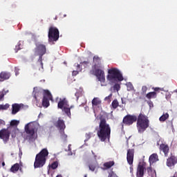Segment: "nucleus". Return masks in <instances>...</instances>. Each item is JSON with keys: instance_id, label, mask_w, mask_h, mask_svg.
I'll return each mask as SVG.
<instances>
[{"instance_id": "nucleus-50", "label": "nucleus", "mask_w": 177, "mask_h": 177, "mask_svg": "<svg viewBox=\"0 0 177 177\" xmlns=\"http://www.w3.org/2000/svg\"><path fill=\"white\" fill-rule=\"evenodd\" d=\"M122 103L124 104V100H122Z\"/></svg>"}, {"instance_id": "nucleus-38", "label": "nucleus", "mask_w": 177, "mask_h": 177, "mask_svg": "<svg viewBox=\"0 0 177 177\" xmlns=\"http://www.w3.org/2000/svg\"><path fill=\"white\" fill-rule=\"evenodd\" d=\"M89 63H90L89 59H87V61H84L82 62H80V64H84L85 66H88Z\"/></svg>"}, {"instance_id": "nucleus-15", "label": "nucleus", "mask_w": 177, "mask_h": 177, "mask_svg": "<svg viewBox=\"0 0 177 177\" xmlns=\"http://www.w3.org/2000/svg\"><path fill=\"white\" fill-rule=\"evenodd\" d=\"M159 149L160 151H162L165 154V157H168V154L169 153V146L167 144H160Z\"/></svg>"}, {"instance_id": "nucleus-35", "label": "nucleus", "mask_w": 177, "mask_h": 177, "mask_svg": "<svg viewBox=\"0 0 177 177\" xmlns=\"http://www.w3.org/2000/svg\"><path fill=\"white\" fill-rule=\"evenodd\" d=\"M152 89H153L155 92H160V91H164V88H161L160 87H155V88L153 87L152 88Z\"/></svg>"}, {"instance_id": "nucleus-21", "label": "nucleus", "mask_w": 177, "mask_h": 177, "mask_svg": "<svg viewBox=\"0 0 177 177\" xmlns=\"http://www.w3.org/2000/svg\"><path fill=\"white\" fill-rule=\"evenodd\" d=\"M19 169H20V165L19 163H15L11 167L10 171L13 174H16Z\"/></svg>"}, {"instance_id": "nucleus-47", "label": "nucleus", "mask_w": 177, "mask_h": 177, "mask_svg": "<svg viewBox=\"0 0 177 177\" xmlns=\"http://www.w3.org/2000/svg\"><path fill=\"white\" fill-rule=\"evenodd\" d=\"M2 165H3V167H5V162H2Z\"/></svg>"}, {"instance_id": "nucleus-17", "label": "nucleus", "mask_w": 177, "mask_h": 177, "mask_svg": "<svg viewBox=\"0 0 177 177\" xmlns=\"http://www.w3.org/2000/svg\"><path fill=\"white\" fill-rule=\"evenodd\" d=\"M57 128H59V131H64L66 129V124H64V120L59 119L57 122Z\"/></svg>"}, {"instance_id": "nucleus-34", "label": "nucleus", "mask_w": 177, "mask_h": 177, "mask_svg": "<svg viewBox=\"0 0 177 177\" xmlns=\"http://www.w3.org/2000/svg\"><path fill=\"white\" fill-rule=\"evenodd\" d=\"M20 46H21V44H20V43H18V44L15 46L16 53H17L18 50H20V49H21V48Z\"/></svg>"}, {"instance_id": "nucleus-13", "label": "nucleus", "mask_w": 177, "mask_h": 177, "mask_svg": "<svg viewBox=\"0 0 177 177\" xmlns=\"http://www.w3.org/2000/svg\"><path fill=\"white\" fill-rule=\"evenodd\" d=\"M177 164V157L175 156H171L167 159L166 165L169 167H175Z\"/></svg>"}, {"instance_id": "nucleus-49", "label": "nucleus", "mask_w": 177, "mask_h": 177, "mask_svg": "<svg viewBox=\"0 0 177 177\" xmlns=\"http://www.w3.org/2000/svg\"><path fill=\"white\" fill-rule=\"evenodd\" d=\"M55 20H57V17H55Z\"/></svg>"}, {"instance_id": "nucleus-24", "label": "nucleus", "mask_w": 177, "mask_h": 177, "mask_svg": "<svg viewBox=\"0 0 177 177\" xmlns=\"http://www.w3.org/2000/svg\"><path fill=\"white\" fill-rule=\"evenodd\" d=\"M64 113H65L66 115L69 117V118H71V110L68 106H64L63 109H62Z\"/></svg>"}, {"instance_id": "nucleus-9", "label": "nucleus", "mask_w": 177, "mask_h": 177, "mask_svg": "<svg viewBox=\"0 0 177 177\" xmlns=\"http://www.w3.org/2000/svg\"><path fill=\"white\" fill-rule=\"evenodd\" d=\"M53 102V96H52V93L49 90H44L43 94V100H42V106L46 109L50 106V103L49 101Z\"/></svg>"}, {"instance_id": "nucleus-2", "label": "nucleus", "mask_w": 177, "mask_h": 177, "mask_svg": "<svg viewBox=\"0 0 177 177\" xmlns=\"http://www.w3.org/2000/svg\"><path fill=\"white\" fill-rule=\"evenodd\" d=\"M111 135V127L108 124L106 119H101L98 130L97 131V136L101 142H106L110 140Z\"/></svg>"}, {"instance_id": "nucleus-6", "label": "nucleus", "mask_w": 177, "mask_h": 177, "mask_svg": "<svg viewBox=\"0 0 177 177\" xmlns=\"http://www.w3.org/2000/svg\"><path fill=\"white\" fill-rule=\"evenodd\" d=\"M36 131L35 126L33 124H28L25 126V132L28 135L26 139L29 142H35V139H37V135H35Z\"/></svg>"}, {"instance_id": "nucleus-32", "label": "nucleus", "mask_w": 177, "mask_h": 177, "mask_svg": "<svg viewBox=\"0 0 177 177\" xmlns=\"http://www.w3.org/2000/svg\"><path fill=\"white\" fill-rule=\"evenodd\" d=\"M88 168H89L90 171H92L93 172L95 171V169H96V165H95L93 164H90L88 165Z\"/></svg>"}, {"instance_id": "nucleus-25", "label": "nucleus", "mask_w": 177, "mask_h": 177, "mask_svg": "<svg viewBox=\"0 0 177 177\" xmlns=\"http://www.w3.org/2000/svg\"><path fill=\"white\" fill-rule=\"evenodd\" d=\"M111 110H115L120 106V103L118 102V100H114L111 103Z\"/></svg>"}, {"instance_id": "nucleus-8", "label": "nucleus", "mask_w": 177, "mask_h": 177, "mask_svg": "<svg viewBox=\"0 0 177 177\" xmlns=\"http://www.w3.org/2000/svg\"><path fill=\"white\" fill-rule=\"evenodd\" d=\"M35 53L37 56H39V60H40V62H42V56H44V55L46 53V46L41 43L36 44Z\"/></svg>"}, {"instance_id": "nucleus-31", "label": "nucleus", "mask_w": 177, "mask_h": 177, "mask_svg": "<svg viewBox=\"0 0 177 177\" xmlns=\"http://www.w3.org/2000/svg\"><path fill=\"white\" fill-rule=\"evenodd\" d=\"M120 89H121V86L119 84H115L113 86V91H116L117 92H118Z\"/></svg>"}, {"instance_id": "nucleus-14", "label": "nucleus", "mask_w": 177, "mask_h": 177, "mask_svg": "<svg viewBox=\"0 0 177 177\" xmlns=\"http://www.w3.org/2000/svg\"><path fill=\"white\" fill-rule=\"evenodd\" d=\"M58 109L61 110L64 109V107H70V104H68V101L66 98H60L57 104Z\"/></svg>"}, {"instance_id": "nucleus-22", "label": "nucleus", "mask_w": 177, "mask_h": 177, "mask_svg": "<svg viewBox=\"0 0 177 177\" xmlns=\"http://www.w3.org/2000/svg\"><path fill=\"white\" fill-rule=\"evenodd\" d=\"M157 97V93L156 91L149 92L146 95L147 99H156Z\"/></svg>"}, {"instance_id": "nucleus-40", "label": "nucleus", "mask_w": 177, "mask_h": 177, "mask_svg": "<svg viewBox=\"0 0 177 177\" xmlns=\"http://www.w3.org/2000/svg\"><path fill=\"white\" fill-rule=\"evenodd\" d=\"M19 68L15 67V75H19Z\"/></svg>"}, {"instance_id": "nucleus-51", "label": "nucleus", "mask_w": 177, "mask_h": 177, "mask_svg": "<svg viewBox=\"0 0 177 177\" xmlns=\"http://www.w3.org/2000/svg\"><path fill=\"white\" fill-rule=\"evenodd\" d=\"M84 177H88V176L86 174H85Z\"/></svg>"}, {"instance_id": "nucleus-33", "label": "nucleus", "mask_w": 177, "mask_h": 177, "mask_svg": "<svg viewBox=\"0 0 177 177\" xmlns=\"http://www.w3.org/2000/svg\"><path fill=\"white\" fill-rule=\"evenodd\" d=\"M75 67H76V70L79 72L82 71V68L81 67V64H75Z\"/></svg>"}, {"instance_id": "nucleus-19", "label": "nucleus", "mask_w": 177, "mask_h": 177, "mask_svg": "<svg viewBox=\"0 0 177 177\" xmlns=\"http://www.w3.org/2000/svg\"><path fill=\"white\" fill-rule=\"evenodd\" d=\"M114 161H109V162H106L103 164V167L102 168L103 171H106V169H110L111 167H114Z\"/></svg>"}, {"instance_id": "nucleus-16", "label": "nucleus", "mask_w": 177, "mask_h": 177, "mask_svg": "<svg viewBox=\"0 0 177 177\" xmlns=\"http://www.w3.org/2000/svg\"><path fill=\"white\" fill-rule=\"evenodd\" d=\"M22 104H13L12 105V114L15 115V114H17V113H19V111H20V109L22 107Z\"/></svg>"}, {"instance_id": "nucleus-11", "label": "nucleus", "mask_w": 177, "mask_h": 177, "mask_svg": "<svg viewBox=\"0 0 177 177\" xmlns=\"http://www.w3.org/2000/svg\"><path fill=\"white\" fill-rule=\"evenodd\" d=\"M9 138H10V131L9 130L6 129L0 130V139H2L5 145L9 142Z\"/></svg>"}, {"instance_id": "nucleus-10", "label": "nucleus", "mask_w": 177, "mask_h": 177, "mask_svg": "<svg viewBox=\"0 0 177 177\" xmlns=\"http://www.w3.org/2000/svg\"><path fill=\"white\" fill-rule=\"evenodd\" d=\"M135 156V149H129L127 153V160L129 165H130V174L133 175V157Z\"/></svg>"}, {"instance_id": "nucleus-18", "label": "nucleus", "mask_w": 177, "mask_h": 177, "mask_svg": "<svg viewBox=\"0 0 177 177\" xmlns=\"http://www.w3.org/2000/svg\"><path fill=\"white\" fill-rule=\"evenodd\" d=\"M10 78V73L8 72H1L0 73V82H3L6 80Z\"/></svg>"}, {"instance_id": "nucleus-23", "label": "nucleus", "mask_w": 177, "mask_h": 177, "mask_svg": "<svg viewBox=\"0 0 177 177\" xmlns=\"http://www.w3.org/2000/svg\"><path fill=\"white\" fill-rule=\"evenodd\" d=\"M168 118H169V114L168 113H164L159 118V121L160 122H165V120H168Z\"/></svg>"}, {"instance_id": "nucleus-46", "label": "nucleus", "mask_w": 177, "mask_h": 177, "mask_svg": "<svg viewBox=\"0 0 177 177\" xmlns=\"http://www.w3.org/2000/svg\"><path fill=\"white\" fill-rule=\"evenodd\" d=\"M78 95H79L78 93H75V95L77 96V99H78Z\"/></svg>"}, {"instance_id": "nucleus-28", "label": "nucleus", "mask_w": 177, "mask_h": 177, "mask_svg": "<svg viewBox=\"0 0 177 177\" xmlns=\"http://www.w3.org/2000/svg\"><path fill=\"white\" fill-rule=\"evenodd\" d=\"M10 106L9 104H0V110H8Z\"/></svg>"}, {"instance_id": "nucleus-48", "label": "nucleus", "mask_w": 177, "mask_h": 177, "mask_svg": "<svg viewBox=\"0 0 177 177\" xmlns=\"http://www.w3.org/2000/svg\"><path fill=\"white\" fill-rule=\"evenodd\" d=\"M151 105H153V102H149V106H151Z\"/></svg>"}, {"instance_id": "nucleus-30", "label": "nucleus", "mask_w": 177, "mask_h": 177, "mask_svg": "<svg viewBox=\"0 0 177 177\" xmlns=\"http://www.w3.org/2000/svg\"><path fill=\"white\" fill-rule=\"evenodd\" d=\"M19 122L17 120H12L10 122V127H17V125H19Z\"/></svg>"}, {"instance_id": "nucleus-29", "label": "nucleus", "mask_w": 177, "mask_h": 177, "mask_svg": "<svg viewBox=\"0 0 177 177\" xmlns=\"http://www.w3.org/2000/svg\"><path fill=\"white\" fill-rule=\"evenodd\" d=\"M57 167H59V162L57 161L53 162L50 165L52 169H56Z\"/></svg>"}, {"instance_id": "nucleus-20", "label": "nucleus", "mask_w": 177, "mask_h": 177, "mask_svg": "<svg viewBox=\"0 0 177 177\" xmlns=\"http://www.w3.org/2000/svg\"><path fill=\"white\" fill-rule=\"evenodd\" d=\"M149 161L150 164H154L158 161V155L157 153H153L149 156Z\"/></svg>"}, {"instance_id": "nucleus-39", "label": "nucleus", "mask_w": 177, "mask_h": 177, "mask_svg": "<svg viewBox=\"0 0 177 177\" xmlns=\"http://www.w3.org/2000/svg\"><path fill=\"white\" fill-rule=\"evenodd\" d=\"M113 176H114V171H113V170H111V171L109 172L108 177H113Z\"/></svg>"}, {"instance_id": "nucleus-26", "label": "nucleus", "mask_w": 177, "mask_h": 177, "mask_svg": "<svg viewBox=\"0 0 177 177\" xmlns=\"http://www.w3.org/2000/svg\"><path fill=\"white\" fill-rule=\"evenodd\" d=\"M102 104V101H100V100H99V98H97V97H95L92 100L93 106H99V104Z\"/></svg>"}, {"instance_id": "nucleus-7", "label": "nucleus", "mask_w": 177, "mask_h": 177, "mask_svg": "<svg viewBox=\"0 0 177 177\" xmlns=\"http://www.w3.org/2000/svg\"><path fill=\"white\" fill-rule=\"evenodd\" d=\"M60 32L59 29L55 26H51L48 30V42H56L59 40Z\"/></svg>"}, {"instance_id": "nucleus-36", "label": "nucleus", "mask_w": 177, "mask_h": 177, "mask_svg": "<svg viewBox=\"0 0 177 177\" xmlns=\"http://www.w3.org/2000/svg\"><path fill=\"white\" fill-rule=\"evenodd\" d=\"M142 93H146V92H147V86H143L142 87Z\"/></svg>"}, {"instance_id": "nucleus-3", "label": "nucleus", "mask_w": 177, "mask_h": 177, "mask_svg": "<svg viewBox=\"0 0 177 177\" xmlns=\"http://www.w3.org/2000/svg\"><path fill=\"white\" fill-rule=\"evenodd\" d=\"M93 65L92 66V69L90 71V74L97 77L98 81L100 82H104L106 81L104 71L100 69L102 68V59L99 56L95 55L93 58Z\"/></svg>"}, {"instance_id": "nucleus-1", "label": "nucleus", "mask_w": 177, "mask_h": 177, "mask_svg": "<svg viewBox=\"0 0 177 177\" xmlns=\"http://www.w3.org/2000/svg\"><path fill=\"white\" fill-rule=\"evenodd\" d=\"M137 121V129L138 133H143L149 127H150V120H149V117L143 113H140L138 117L135 115H127L124 117L122 122V127H124V125H132L133 122Z\"/></svg>"}, {"instance_id": "nucleus-12", "label": "nucleus", "mask_w": 177, "mask_h": 177, "mask_svg": "<svg viewBox=\"0 0 177 177\" xmlns=\"http://www.w3.org/2000/svg\"><path fill=\"white\" fill-rule=\"evenodd\" d=\"M146 171V162H140L138 165L136 177L145 176V171Z\"/></svg>"}, {"instance_id": "nucleus-43", "label": "nucleus", "mask_w": 177, "mask_h": 177, "mask_svg": "<svg viewBox=\"0 0 177 177\" xmlns=\"http://www.w3.org/2000/svg\"><path fill=\"white\" fill-rule=\"evenodd\" d=\"M91 135H92V133H88L86 134L87 139H91Z\"/></svg>"}, {"instance_id": "nucleus-27", "label": "nucleus", "mask_w": 177, "mask_h": 177, "mask_svg": "<svg viewBox=\"0 0 177 177\" xmlns=\"http://www.w3.org/2000/svg\"><path fill=\"white\" fill-rule=\"evenodd\" d=\"M59 133H61V139L64 142H66L67 140V135L64 133V130L59 131Z\"/></svg>"}, {"instance_id": "nucleus-42", "label": "nucleus", "mask_w": 177, "mask_h": 177, "mask_svg": "<svg viewBox=\"0 0 177 177\" xmlns=\"http://www.w3.org/2000/svg\"><path fill=\"white\" fill-rule=\"evenodd\" d=\"M112 96H113V94H110L109 96L105 97V100H110Z\"/></svg>"}, {"instance_id": "nucleus-5", "label": "nucleus", "mask_w": 177, "mask_h": 177, "mask_svg": "<svg viewBox=\"0 0 177 177\" xmlns=\"http://www.w3.org/2000/svg\"><path fill=\"white\" fill-rule=\"evenodd\" d=\"M106 80L109 81V82H121V81H124V77H122V74L117 68H111L108 71V75L106 76Z\"/></svg>"}, {"instance_id": "nucleus-41", "label": "nucleus", "mask_w": 177, "mask_h": 177, "mask_svg": "<svg viewBox=\"0 0 177 177\" xmlns=\"http://www.w3.org/2000/svg\"><path fill=\"white\" fill-rule=\"evenodd\" d=\"M3 96H5V93L3 92L0 93V100H2L3 99Z\"/></svg>"}, {"instance_id": "nucleus-4", "label": "nucleus", "mask_w": 177, "mask_h": 177, "mask_svg": "<svg viewBox=\"0 0 177 177\" xmlns=\"http://www.w3.org/2000/svg\"><path fill=\"white\" fill-rule=\"evenodd\" d=\"M49 156V151L46 148L41 149V151L36 155L34 167L42 168L46 162V157Z\"/></svg>"}, {"instance_id": "nucleus-37", "label": "nucleus", "mask_w": 177, "mask_h": 177, "mask_svg": "<svg viewBox=\"0 0 177 177\" xmlns=\"http://www.w3.org/2000/svg\"><path fill=\"white\" fill-rule=\"evenodd\" d=\"M79 73H80V71H77V69H76V71H73L72 72V75L73 77H75V75H78Z\"/></svg>"}, {"instance_id": "nucleus-45", "label": "nucleus", "mask_w": 177, "mask_h": 177, "mask_svg": "<svg viewBox=\"0 0 177 177\" xmlns=\"http://www.w3.org/2000/svg\"><path fill=\"white\" fill-rule=\"evenodd\" d=\"M68 109H70V110H71V109H74V105H71V106H68Z\"/></svg>"}, {"instance_id": "nucleus-44", "label": "nucleus", "mask_w": 177, "mask_h": 177, "mask_svg": "<svg viewBox=\"0 0 177 177\" xmlns=\"http://www.w3.org/2000/svg\"><path fill=\"white\" fill-rule=\"evenodd\" d=\"M147 172H151V171H152L151 167H147Z\"/></svg>"}]
</instances>
